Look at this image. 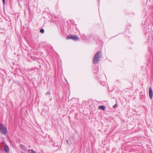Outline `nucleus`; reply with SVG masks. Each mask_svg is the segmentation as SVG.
Masks as SVG:
<instances>
[{"mask_svg":"<svg viewBox=\"0 0 153 153\" xmlns=\"http://www.w3.org/2000/svg\"><path fill=\"white\" fill-rule=\"evenodd\" d=\"M149 97L151 99H152L153 97V92L152 89L151 87H150L149 91Z\"/></svg>","mask_w":153,"mask_h":153,"instance_id":"obj_4","label":"nucleus"},{"mask_svg":"<svg viewBox=\"0 0 153 153\" xmlns=\"http://www.w3.org/2000/svg\"><path fill=\"white\" fill-rule=\"evenodd\" d=\"M1 151L0 152L1 153H3V151L2 150L1 148H0Z\"/></svg>","mask_w":153,"mask_h":153,"instance_id":"obj_12","label":"nucleus"},{"mask_svg":"<svg viewBox=\"0 0 153 153\" xmlns=\"http://www.w3.org/2000/svg\"><path fill=\"white\" fill-rule=\"evenodd\" d=\"M117 106V104H116L113 106V108H115Z\"/></svg>","mask_w":153,"mask_h":153,"instance_id":"obj_11","label":"nucleus"},{"mask_svg":"<svg viewBox=\"0 0 153 153\" xmlns=\"http://www.w3.org/2000/svg\"><path fill=\"white\" fill-rule=\"evenodd\" d=\"M99 108L104 111L105 109V107L103 105L100 106L99 107Z\"/></svg>","mask_w":153,"mask_h":153,"instance_id":"obj_7","label":"nucleus"},{"mask_svg":"<svg viewBox=\"0 0 153 153\" xmlns=\"http://www.w3.org/2000/svg\"><path fill=\"white\" fill-rule=\"evenodd\" d=\"M102 53L101 51H98L95 54L93 57L92 63L94 64H96L100 60V59L102 57Z\"/></svg>","mask_w":153,"mask_h":153,"instance_id":"obj_1","label":"nucleus"},{"mask_svg":"<svg viewBox=\"0 0 153 153\" xmlns=\"http://www.w3.org/2000/svg\"><path fill=\"white\" fill-rule=\"evenodd\" d=\"M66 39H71L72 40H74L75 41H76L79 39V38L77 36H76V35H68L66 37Z\"/></svg>","mask_w":153,"mask_h":153,"instance_id":"obj_3","label":"nucleus"},{"mask_svg":"<svg viewBox=\"0 0 153 153\" xmlns=\"http://www.w3.org/2000/svg\"><path fill=\"white\" fill-rule=\"evenodd\" d=\"M66 141L68 143V140H66Z\"/></svg>","mask_w":153,"mask_h":153,"instance_id":"obj_14","label":"nucleus"},{"mask_svg":"<svg viewBox=\"0 0 153 153\" xmlns=\"http://www.w3.org/2000/svg\"><path fill=\"white\" fill-rule=\"evenodd\" d=\"M2 1L3 4L4 5L5 3V0H2Z\"/></svg>","mask_w":153,"mask_h":153,"instance_id":"obj_13","label":"nucleus"},{"mask_svg":"<svg viewBox=\"0 0 153 153\" xmlns=\"http://www.w3.org/2000/svg\"><path fill=\"white\" fill-rule=\"evenodd\" d=\"M0 133L4 135H6L7 133V127L3 124H0Z\"/></svg>","mask_w":153,"mask_h":153,"instance_id":"obj_2","label":"nucleus"},{"mask_svg":"<svg viewBox=\"0 0 153 153\" xmlns=\"http://www.w3.org/2000/svg\"><path fill=\"white\" fill-rule=\"evenodd\" d=\"M45 94L47 95H50V91L47 92Z\"/></svg>","mask_w":153,"mask_h":153,"instance_id":"obj_10","label":"nucleus"},{"mask_svg":"<svg viewBox=\"0 0 153 153\" xmlns=\"http://www.w3.org/2000/svg\"><path fill=\"white\" fill-rule=\"evenodd\" d=\"M40 31L41 33H44V30L43 29H41L40 30Z\"/></svg>","mask_w":153,"mask_h":153,"instance_id":"obj_9","label":"nucleus"},{"mask_svg":"<svg viewBox=\"0 0 153 153\" xmlns=\"http://www.w3.org/2000/svg\"><path fill=\"white\" fill-rule=\"evenodd\" d=\"M20 146V147L21 148H22L23 149H24L25 148V146L24 145H22V144H21Z\"/></svg>","mask_w":153,"mask_h":153,"instance_id":"obj_8","label":"nucleus"},{"mask_svg":"<svg viewBox=\"0 0 153 153\" xmlns=\"http://www.w3.org/2000/svg\"><path fill=\"white\" fill-rule=\"evenodd\" d=\"M4 150L6 153H9V148L7 145H4Z\"/></svg>","mask_w":153,"mask_h":153,"instance_id":"obj_5","label":"nucleus"},{"mask_svg":"<svg viewBox=\"0 0 153 153\" xmlns=\"http://www.w3.org/2000/svg\"><path fill=\"white\" fill-rule=\"evenodd\" d=\"M28 153H37L36 152L34 151L33 150L31 149L27 150Z\"/></svg>","mask_w":153,"mask_h":153,"instance_id":"obj_6","label":"nucleus"}]
</instances>
